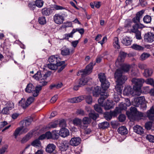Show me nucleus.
<instances>
[{
    "mask_svg": "<svg viewBox=\"0 0 154 154\" xmlns=\"http://www.w3.org/2000/svg\"><path fill=\"white\" fill-rule=\"evenodd\" d=\"M114 76L115 78L116 79V90L117 92L120 93L122 90V85L127 80V77L125 75H122L121 71L119 69L116 71Z\"/></svg>",
    "mask_w": 154,
    "mask_h": 154,
    "instance_id": "f257e3e1",
    "label": "nucleus"
},
{
    "mask_svg": "<svg viewBox=\"0 0 154 154\" xmlns=\"http://www.w3.org/2000/svg\"><path fill=\"white\" fill-rule=\"evenodd\" d=\"M131 82L135 94L137 96H140L141 93V89L143 84L145 82L144 80L142 78H134L132 79Z\"/></svg>",
    "mask_w": 154,
    "mask_h": 154,
    "instance_id": "f03ea898",
    "label": "nucleus"
},
{
    "mask_svg": "<svg viewBox=\"0 0 154 154\" xmlns=\"http://www.w3.org/2000/svg\"><path fill=\"white\" fill-rule=\"evenodd\" d=\"M42 89L41 86L38 85L35 87L32 83H29L26 86L25 91L27 93H31L33 97H37L39 95L40 91Z\"/></svg>",
    "mask_w": 154,
    "mask_h": 154,
    "instance_id": "7ed1b4c3",
    "label": "nucleus"
},
{
    "mask_svg": "<svg viewBox=\"0 0 154 154\" xmlns=\"http://www.w3.org/2000/svg\"><path fill=\"white\" fill-rule=\"evenodd\" d=\"M98 78L101 82L102 88L104 91L106 90L110 85L109 82L107 80L105 74L100 73L98 74Z\"/></svg>",
    "mask_w": 154,
    "mask_h": 154,
    "instance_id": "20e7f679",
    "label": "nucleus"
},
{
    "mask_svg": "<svg viewBox=\"0 0 154 154\" xmlns=\"http://www.w3.org/2000/svg\"><path fill=\"white\" fill-rule=\"evenodd\" d=\"M48 60L50 63H55L59 66L63 65L65 63L64 61H61V59L57 55L51 56L49 57Z\"/></svg>",
    "mask_w": 154,
    "mask_h": 154,
    "instance_id": "39448f33",
    "label": "nucleus"
},
{
    "mask_svg": "<svg viewBox=\"0 0 154 154\" xmlns=\"http://www.w3.org/2000/svg\"><path fill=\"white\" fill-rule=\"evenodd\" d=\"M50 75V73L48 72H47L45 74H44L42 73L41 71H38L32 77L37 80H46Z\"/></svg>",
    "mask_w": 154,
    "mask_h": 154,
    "instance_id": "423d86ee",
    "label": "nucleus"
},
{
    "mask_svg": "<svg viewBox=\"0 0 154 154\" xmlns=\"http://www.w3.org/2000/svg\"><path fill=\"white\" fill-rule=\"evenodd\" d=\"M126 55V53L125 52L123 51L120 52L119 57L115 63L117 67H119V66L122 64Z\"/></svg>",
    "mask_w": 154,
    "mask_h": 154,
    "instance_id": "0eeeda50",
    "label": "nucleus"
},
{
    "mask_svg": "<svg viewBox=\"0 0 154 154\" xmlns=\"http://www.w3.org/2000/svg\"><path fill=\"white\" fill-rule=\"evenodd\" d=\"M95 65V63L93 64V63L91 62L86 66L85 69L81 70L80 72L82 73V75H88L92 72L93 66Z\"/></svg>",
    "mask_w": 154,
    "mask_h": 154,
    "instance_id": "6e6552de",
    "label": "nucleus"
},
{
    "mask_svg": "<svg viewBox=\"0 0 154 154\" xmlns=\"http://www.w3.org/2000/svg\"><path fill=\"white\" fill-rule=\"evenodd\" d=\"M53 19L55 23L58 24L62 23L64 20L63 15L60 14H55L53 17Z\"/></svg>",
    "mask_w": 154,
    "mask_h": 154,
    "instance_id": "1a4fd4ad",
    "label": "nucleus"
},
{
    "mask_svg": "<svg viewBox=\"0 0 154 154\" xmlns=\"http://www.w3.org/2000/svg\"><path fill=\"white\" fill-rule=\"evenodd\" d=\"M61 54L63 56L69 55L71 53H73L74 50L73 49H70L66 46L63 47L60 50Z\"/></svg>",
    "mask_w": 154,
    "mask_h": 154,
    "instance_id": "9d476101",
    "label": "nucleus"
},
{
    "mask_svg": "<svg viewBox=\"0 0 154 154\" xmlns=\"http://www.w3.org/2000/svg\"><path fill=\"white\" fill-rule=\"evenodd\" d=\"M144 41L146 42L151 43L154 41V34L151 32L146 33L144 36Z\"/></svg>",
    "mask_w": 154,
    "mask_h": 154,
    "instance_id": "9b49d317",
    "label": "nucleus"
},
{
    "mask_svg": "<svg viewBox=\"0 0 154 154\" xmlns=\"http://www.w3.org/2000/svg\"><path fill=\"white\" fill-rule=\"evenodd\" d=\"M91 122V119L88 117L83 118L82 121V125H81V128L85 130L88 126V125Z\"/></svg>",
    "mask_w": 154,
    "mask_h": 154,
    "instance_id": "f8f14e48",
    "label": "nucleus"
},
{
    "mask_svg": "<svg viewBox=\"0 0 154 154\" xmlns=\"http://www.w3.org/2000/svg\"><path fill=\"white\" fill-rule=\"evenodd\" d=\"M124 94L126 95L129 96L132 95L133 96L136 95L135 92H134V90L132 89L130 86L126 87L123 91Z\"/></svg>",
    "mask_w": 154,
    "mask_h": 154,
    "instance_id": "ddd939ff",
    "label": "nucleus"
},
{
    "mask_svg": "<svg viewBox=\"0 0 154 154\" xmlns=\"http://www.w3.org/2000/svg\"><path fill=\"white\" fill-rule=\"evenodd\" d=\"M59 143H60L59 147L61 151H66L70 146L69 142L66 140L61 141Z\"/></svg>",
    "mask_w": 154,
    "mask_h": 154,
    "instance_id": "4468645a",
    "label": "nucleus"
},
{
    "mask_svg": "<svg viewBox=\"0 0 154 154\" xmlns=\"http://www.w3.org/2000/svg\"><path fill=\"white\" fill-rule=\"evenodd\" d=\"M144 97L143 96L135 98L132 101V104L135 106L138 107L140 106L142 102L144 101Z\"/></svg>",
    "mask_w": 154,
    "mask_h": 154,
    "instance_id": "2eb2a0df",
    "label": "nucleus"
},
{
    "mask_svg": "<svg viewBox=\"0 0 154 154\" xmlns=\"http://www.w3.org/2000/svg\"><path fill=\"white\" fill-rule=\"evenodd\" d=\"M144 12V11L143 10L137 12L136 14L135 17L132 19L133 22L136 24L140 23V19L142 17V15Z\"/></svg>",
    "mask_w": 154,
    "mask_h": 154,
    "instance_id": "dca6fc26",
    "label": "nucleus"
},
{
    "mask_svg": "<svg viewBox=\"0 0 154 154\" xmlns=\"http://www.w3.org/2000/svg\"><path fill=\"white\" fill-rule=\"evenodd\" d=\"M109 96V94L107 93H103L101 94L100 97L98 100V103L100 106L103 107L104 104V100L108 97Z\"/></svg>",
    "mask_w": 154,
    "mask_h": 154,
    "instance_id": "f3484780",
    "label": "nucleus"
},
{
    "mask_svg": "<svg viewBox=\"0 0 154 154\" xmlns=\"http://www.w3.org/2000/svg\"><path fill=\"white\" fill-rule=\"evenodd\" d=\"M69 134V130L64 128H61L59 132V135L63 137H66Z\"/></svg>",
    "mask_w": 154,
    "mask_h": 154,
    "instance_id": "a211bd4d",
    "label": "nucleus"
},
{
    "mask_svg": "<svg viewBox=\"0 0 154 154\" xmlns=\"http://www.w3.org/2000/svg\"><path fill=\"white\" fill-rule=\"evenodd\" d=\"M144 114L138 111L130 119L131 121L139 120L141 119V118L144 116Z\"/></svg>",
    "mask_w": 154,
    "mask_h": 154,
    "instance_id": "6ab92c4d",
    "label": "nucleus"
},
{
    "mask_svg": "<svg viewBox=\"0 0 154 154\" xmlns=\"http://www.w3.org/2000/svg\"><path fill=\"white\" fill-rule=\"evenodd\" d=\"M81 139L79 137L72 138L70 141V144L71 145L76 146L80 143Z\"/></svg>",
    "mask_w": 154,
    "mask_h": 154,
    "instance_id": "aec40b11",
    "label": "nucleus"
},
{
    "mask_svg": "<svg viewBox=\"0 0 154 154\" xmlns=\"http://www.w3.org/2000/svg\"><path fill=\"white\" fill-rule=\"evenodd\" d=\"M33 121V118L31 117H29L27 119L21 121L20 124H22V125L27 127L30 125Z\"/></svg>",
    "mask_w": 154,
    "mask_h": 154,
    "instance_id": "412c9836",
    "label": "nucleus"
},
{
    "mask_svg": "<svg viewBox=\"0 0 154 154\" xmlns=\"http://www.w3.org/2000/svg\"><path fill=\"white\" fill-rule=\"evenodd\" d=\"M56 146L53 143H50L48 145L45 149L46 151L48 153L53 152L55 149Z\"/></svg>",
    "mask_w": 154,
    "mask_h": 154,
    "instance_id": "4be33fe9",
    "label": "nucleus"
},
{
    "mask_svg": "<svg viewBox=\"0 0 154 154\" xmlns=\"http://www.w3.org/2000/svg\"><path fill=\"white\" fill-rule=\"evenodd\" d=\"M52 12V10L50 8L45 7L41 10V13L43 16H49L51 14Z\"/></svg>",
    "mask_w": 154,
    "mask_h": 154,
    "instance_id": "5701e85b",
    "label": "nucleus"
},
{
    "mask_svg": "<svg viewBox=\"0 0 154 154\" xmlns=\"http://www.w3.org/2000/svg\"><path fill=\"white\" fill-rule=\"evenodd\" d=\"M154 107L152 106L150 109L148 110L146 113L147 116L149 119L153 120L154 119Z\"/></svg>",
    "mask_w": 154,
    "mask_h": 154,
    "instance_id": "b1692460",
    "label": "nucleus"
},
{
    "mask_svg": "<svg viewBox=\"0 0 154 154\" xmlns=\"http://www.w3.org/2000/svg\"><path fill=\"white\" fill-rule=\"evenodd\" d=\"M84 99V97L80 96L78 97L70 98L68 99L69 102L72 103H76L81 101Z\"/></svg>",
    "mask_w": 154,
    "mask_h": 154,
    "instance_id": "393cba45",
    "label": "nucleus"
},
{
    "mask_svg": "<svg viewBox=\"0 0 154 154\" xmlns=\"http://www.w3.org/2000/svg\"><path fill=\"white\" fill-rule=\"evenodd\" d=\"M118 67L121 68L122 70L120 69H118V70L119 69L121 70L122 73V71L126 72H128L130 69L131 66L129 65L124 64L123 63L122 65L119 66Z\"/></svg>",
    "mask_w": 154,
    "mask_h": 154,
    "instance_id": "a878e982",
    "label": "nucleus"
},
{
    "mask_svg": "<svg viewBox=\"0 0 154 154\" xmlns=\"http://www.w3.org/2000/svg\"><path fill=\"white\" fill-rule=\"evenodd\" d=\"M106 110H108L113 107L112 103V100H107L103 106Z\"/></svg>",
    "mask_w": 154,
    "mask_h": 154,
    "instance_id": "bb28decb",
    "label": "nucleus"
},
{
    "mask_svg": "<svg viewBox=\"0 0 154 154\" xmlns=\"http://www.w3.org/2000/svg\"><path fill=\"white\" fill-rule=\"evenodd\" d=\"M134 131L138 134H141L144 133V129L140 126L136 125L134 127Z\"/></svg>",
    "mask_w": 154,
    "mask_h": 154,
    "instance_id": "cd10ccee",
    "label": "nucleus"
},
{
    "mask_svg": "<svg viewBox=\"0 0 154 154\" xmlns=\"http://www.w3.org/2000/svg\"><path fill=\"white\" fill-rule=\"evenodd\" d=\"M105 93L104 91L101 92L100 90V87L98 86H96L93 90L92 93L93 95L95 97H98L99 94L102 93Z\"/></svg>",
    "mask_w": 154,
    "mask_h": 154,
    "instance_id": "c85d7f7f",
    "label": "nucleus"
},
{
    "mask_svg": "<svg viewBox=\"0 0 154 154\" xmlns=\"http://www.w3.org/2000/svg\"><path fill=\"white\" fill-rule=\"evenodd\" d=\"M119 133L122 135H125L128 133V131L126 127L122 126L119 128L118 130Z\"/></svg>",
    "mask_w": 154,
    "mask_h": 154,
    "instance_id": "c756f323",
    "label": "nucleus"
},
{
    "mask_svg": "<svg viewBox=\"0 0 154 154\" xmlns=\"http://www.w3.org/2000/svg\"><path fill=\"white\" fill-rule=\"evenodd\" d=\"M132 40L129 37L127 36L125 37L122 41V43L125 45H129L131 44Z\"/></svg>",
    "mask_w": 154,
    "mask_h": 154,
    "instance_id": "7c9ffc66",
    "label": "nucleus"
},
{
    "mask_svg": "<svg viewBox=\"0 0 154 154\" xmlns=\"http://www.w3.org/2000/svg\"><path fill=\"white\" fill-rule=\"evenodd\" d=\"M152 70L151 68H146L143 73V75L146 77L151 76L152 73Z\"/></svg>",
    "mask_w": 154,
    "mask_h": 154,
    "instance_id": "2f4dec72",
    "label": "nucleus"
},
{
    "mask_svg": "<svg viewBox=\"0 0 154 154\" xmlns=\"http://www.w3.org/2000/svg\"><path fill=\"white\" fill-rule=\"evenodd\" d=\"M32 132H29L28 133L22 140L21 143H24L28 140L32 136Z\"/></svg>",
    "mask_w": 154,
    "mask_h": 154,
    "instance_id": "473e14b6",
    "label": "nucleus"
},
{
    "mask_svg": "<svg viewBox=\"0 0 154 154\" xmlns=\"http://www.w3.org/2000/svg\"><path fill=\"white\" fill-rule=\"evenodd\" d=\"M130 110V112L128 114V117L130 119L138 112L137 109L134 107H131Z\"/></svg>",
    "mask_w": 154,
    "mask_h": 154,
    "instance_id": "72a5a7b5",
    "label": "nucleus"
},
{
    "mask_svg": "<svg viewBox=\"0 0 154 154\" xmlns=\"http://www.w3.org/2000/svg\"><path fill=\"white\" fill-rule=\"evenodd\" d=\"M140 25L138 23H136L133 25L132 26V28L131 29V32L133 33L139 31L138 30L139 29H141L142 28V27L140 26Z\"/></svg>",
    "mask_w": 154,
    "mask_h": 154,
    "instance_id": "f704fd0d",
    "label": "nucleus"
},
{
    "mask_svg": "<svg viewBox=\"0 0 154 154\" xmlns=\"http://www.w3.org/2000/svg\"><path fill=\"white\" fill-rule=\"evenodd\" d=\"M19 105L21 106L23 109H25L28 106L26 105V100L24 98H22L19 102Z\"/></svg>",
    "mask_w": 154,
    "mask_h": 154,
    "instance_id": "c9c22d12",
    "label": "nucleus"
},
{
    "mask_svg": "<svg viewBox=\"0 0 154 154\" xmlns=\"http://www.w3.org/2000/svg\"><path fill=\"white\" fill-rule=\"evenodd\" d=\"M132 21L130 20H127L125 22L124 25V27L128 30H131Z\"/></svg>",
    "mask_w": 154,
    "mask_h": 154,
    "instance_id": "e433bc0d",
    "label": "nucleus"
},
{
    "mask_svg": "<svg viewBox=\"0 0 154 154\" xmlns=\"http://www.w3.org/2000/svg\"><path fill=\"white\" fill-rule=\"evenodd\" d=\"M88 81V78H81L80 79L79 81V86L81 87L85 85Z\"/></svg>",
    "mask_w": 154,
    "mask_h": 154,
    "instance_id": "4c0bfd02",
    "label": "nucleus"
},
{
    "mask_svg": "<svg viewBox=\"0 0 154 154\" xmlns=\"http://www.w3.org/2000/svg\"><path fill=\"white\" fill-rule=\"evenodd\" d=\"M109 124L107 122H103L98 124L99 128L100 129H104L108 128Z\"/></svg>",
    "mask_w": 154,
    "mask_h": 154,
    "instance_id": "58836bf2",
    "label": "nucleus"
},
{
    "mask_svg": "<svg viewBox=\"0 0 154 154\" xmlns=\"http://www.w3.org/2000/svg\"><path fill=\"white\" fill-rule=\"evenodd\" d=\"M73 123L75 125L78 126L81 128V125H82L81 119L78 118H75L73 120Z\"/></svg>",
    "mask_w": 154,
    "mask_h": 154,
    "instance_id": "ea45409f",
    "label": "nucleus"
},
{
    "mask_svg": "<svg viewBox=\"0 0 154 154\" xmlns=\"http://www.w3.org/2000/svg\"><path fill=\"white\" fill-rule=\"evenodd\" d=\"M151 17L148 15H146L143 17V20L144 22L146 23H150L151 21Z\"/></svg>",
    "mask_w": 154,
    "mask_h": 154,
    "instance_id": "a19ab883",
    "label": "nucleus"
},
{
    "mask_svg": "<svg viewBox=\"0 0 154 154\" xmlns=\"http://www.w3.org/2000/svg\"><path fill=\"white\" fill-rule=\"evenodd\" d=\"M59 66H58L57 64L54 63H50V64H47V67L50 69L52 70H56L57 68V67Z\"/></svg>",
    "mask_w": 154,
    "mask_h": 154,
    "instance_id": "79ce46f5",
    "label": "nucleus"
},
{
    "mask_svg": "<svg viewBox=\"0 0 154 154\" xmlns=\"http://www.w3.org/2000/svg\"><path fill=\"white\" fill-rule=\"evenodd\" d=\"M113 45L115 48L117 49L120 48V46L119 44V39L117 37H115L114 38Z\"/></svg>",
    "mask_w": 154,
    "mask_h": 154,
    "instance_id": "37998d69",
    "label": "nucleus"
},
{
    "mask_svg": "<svg viewBox=\"0 0 154 154\" xmlns=\"http://www.w3.org/2000/svg\"><path fill=\"white\" fill-rule=\"evenodd\" d=\"M120 112V110L119 109L118 107H116L114 111H110V112L112 117V116H116Z\"/></svg>",
    "mask_w": 154,
    "mask_h": 154,
    "instance_id": "c03bdc74",
    "label": "nucleus"
},
{
    "mask_svg": "<svg viewBox=\"0 0 154 154\" xmlns=\"http://www.w3.org/2000/svg\"><path fill=\"white\" fill-rule=\"evenodd\" d=\"M31 145L35 147H39L41 146V143L38 139H37L32 142Z\"/></svg>",
    "mask_w": 154,
    "mask_h": 154,
    "instance_id": "a18cd8bd",
    "label": "nucleus"
},
{
    "mask_svg": "<svg viewBox=\"0 0 154 154\" xmlns=\"http://www.w3.org/2000/svg\"><path fill=\"white\" fill-rule=\"evenodd\" d=\"M131 47L132 49L137 51H142L143 49V47L136 44H133Z\"/></svg>",
    "mask_w": 154,
    "mask_h": 154,
    "instance_id": "49530a36",
    "label": "nucleus"
},
{
    "mask_svg": "<svg viewBox=\"0 0 154 154\" xmlns=\"http://www.w3.org/2000/svg\"><path fill=\"white\" fill-rule=\"evenodd\" d=\"M44 2L43 0H36L35 2V6L39 8H42Z\"/></svg>",
    "mask_w": 154,
    "mask_h": 154,
    "instance_id": "de8ad7c7",
    "label": "nucleus"
},
{
    "mask_svg": "<svg viewBox=\"0 0 154 154\" xmlns=\"http://www.w3.org/2000/svg\"><path fill=\"white\" fill-rule=\"evenodd\" d=\"M89 116L90 118L94 120H95L98 117L99 115L98 114L95 113L94 112H91L89 113Z\"/></svg>",
    "mask_w": 154,
    "mask_h": 154,
    "instance_id": "09e8293b",
    "label": "nucleus"
},
{
    "mask_svg": "<svg viewBox=\"0 0 154 154\" xmlns=\"http://www.w3.org/2000/svg\"><path fill=\"white\" fill-rule=\"evenodd\" d=\"M38 21L39 23L41 24L44 25L46 24V18L44 17H41L38 18Z\"/></svg>",
    "mask_w": 154,
    "mask_h": 154,
    "instance_id": "8fccbe9b",
    "label": "nucleus"
},
{
    "mask_svg": "<svg viewBox=\"0 0 154 154\" xmlns=\"http://www.w3.org/2000/svg\"><path fill=\"white\" fill-rule=\"evenodd\" d=\"M150 56V54L148 53H143L140 57L141 60H143L146 59Z\"/></svg>",
    "mask_w": 154,
    "mask_h": 154,
    "instance_id": "3c124183",
    "label": "nucleus"
},
{
    "mask_svg": "<svg viewBox=\"0 0 154 154\" xmlns=\"http://www.w3.org/2000/svg\"><path fill=\"white\" fill-rule=\"evenodd\" d=\"M137 66L141 70H144L147 67L146 64L143 63H140L138 64Z\"/></svg>",
    "mask_w": 154,
    "mask_h": 154,
    "instance_id": "603ef678",
    "label": "nucleus"
},
{
    "mask_svg": "<svg viewBox=\"0 0 154 154\" xmlns=\"http://www.w3.org/2000/svg\"><path fill=\"white\" fill-rule=\"evenodd\" d=\"M74 34L77 32H78L81 35H83L84 32V30L83 28H78L75 29H73L72 30Z\"/></svg>",
    "mask_w": 154,
    "mask_h": 154,
    "instance_id": "864d4df0",
    "label": "nucleus"
},
{
    "mask_svg": "<svg viewBox=\"0 0 154 154\" xmlns=\"http://www.w3.org/2000/svg\"><path fill=\"white\" fill-rule=\"evenodd\" d=\"M100 106V105L96 104L94 106V108L96 111L100 113H102L103 111Z\"/></svg>",
    "mask_w": 154,
    "mask_h": 154,
    "instance_id": "5fc2aeb1",
    "label": "nucleus"
},
{
    "mask_svg": "<svg viewBox=\"0 0 154 154\" xmlns=\"http://www.w3.org/2000/svg\"><path fill=\"white\" fill-rule=\"evenodd\" d=\"M22 128L20 127L17 128L15 131L14 133V135L15 136V138H16L18 136V134H20V132L22 131Z\"/></svg>",
    "mask_w": 154,
    "mask_h": 154,
    "instance_id": "6e6d98bb",
    "label": "nucleus"
},
{
    "mask_svg": "<svg viewBox=\"0 0 154 154\" xmlns=\"http://www.w3.org/2000/svg\"><path fill=\"white\" fill-rule=\"evenodd\" d=\"M35 97H29L27 100L26 104L27 105H26L27 106H29V105H30L33 101H34L35 100Z\"/></svg>",
    "mask_w": 154,
    "mask_h": 154,
    "instance_id": "4d7b16f0",
    "label": "nucleus"
},
{
    "mask_svg": "<svg viewBox=\"0 0 154 154\" xmlns=\"http://www.w3.org/2000/svg\"><path fill=\"white\" fill-rule=\"evenodd\" d=\"M144 82L147 84L150 85L152 86H153L154 84V80L151 78L147 79Z\"/></svg>",
    "mask_w": 154,
    "mask_h": 154,
    "instance_id": "13d9d810",
    "label": "nucleus"
},
{
    "mask_svg": "<svg viewBox=\"0 0 154 154\" xmlns=\"http://www.w3.org/2000/svg\"><path fill=\"white\" fill-rule=\"evenodd\" d=\"M146 139L150 142L154 143V136L148 134L146 136Z\"/></svg>",
    "mask_w": 154,
    "mask_h": 154,
    "instance_id": "bf43d9fd",
    "label": "nucleus"
},
{
    "mask_svg": "<svg viewBox=\"0 0 154 154\" xmlns=\"http://www.w3.org/2000/svg\"><path fill=\"white\" fill-rule=\"evenodd\" d=\"M6 106L8 108L11 110L14 108V103L12 102H8L6 104Z\"/></svg>",
    "mask_w": 154,
    "mask_h": 154,
    "instance_id": "052dcab7",
    "label": "nucleus"
},
{
    "mask_svg": "<svg viewBox=\"0 0 154 154\" xmlns=\"http://www.w3.org/2000/svg\"><path fill=\"white\" fill-rule=\"evenodd\" d=\"M52 139L54 140L58 139L59 138L58 132H57L56 131H53L52 133Z\"/></svg>",
    "mask_w": 154,
    "mask_h": 154,
    "instance_id": "680f3d73",
    "label": "nucleus"
},
{
    "mask_svg": "<svg viewBox=\"0 0 154 154\" xmlns=\"http://www.w3.org/2000/svg\"><path fill=\"white\" fill-rule=\"evenodd\" d=\"M152 125V122H148L145 124V128L147 130H150L151 129Z\"/></svg>",
    "mask_w": 154,
    "mask_h": 154,
    "instance_id": "e2e57ef3",
    "label": "nucleus"
},
{
    "mask_svg": "<svg viewBox=\"0 0 154 154\" xmlns=\"http://www.w3.org/2000/svg\"><path fill=\"white\" fill-rule=\"evenodd\" d=\"M86 102L88 104H91L92 101V97L91 96H87L85 97Z\"/></svg>",
    "mask_w": 154,
    "mask_h": 154,
    "instance_id": "0e129e2a",
    "label": "nucleus"
},
{
    "mask_svg": "<svg viewBox=\"0 0 154 154\" xmlns=\"http://www.w3.org/2000/svg\"><path fill=\"white\" fill-rule=\"evenodd\" d=\"M118 108L120 110V112L121 110H125L127 109V107L126 106L125 103H121L119 105Z\"/></svg>",
    "mask_w": 154,
    "mask_h": 154,
    "instance_id": "69168bd1",
    "label": "nucleus"
},
{
    "mask_svg": "<svg viewBox=\"0 0 154 154\" xmlns=\"http://www.w3.org/2000/svg\"><path fill=\"white\" fill-rule=\"evenodd\" d=\"M57 123L55 122H51L48 125V127L49 128H54L57 127Z\"/></svg>",
    "mask_w": 154,
    "mask_h": 154,
    "instance_id": "338daca9",
    "label": "nucleus"
},
{
    "mask_svg": "<svg viewBox=\"0 0 154 154\" xmlns=\"http://www.w3.org/2000/svg\"><path fill=\"white\" fill-rule=\"evenodd\" d=\"M10 110L9 109L6 107H4L1 113H2L3 114H8L9 113Z\"/></svg>",
    "mask_w": 154,
    "mask_h": 154,
    "instance_id": "774afa93",
    "label": "nucleus"
}]
</instances>
